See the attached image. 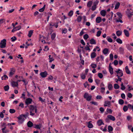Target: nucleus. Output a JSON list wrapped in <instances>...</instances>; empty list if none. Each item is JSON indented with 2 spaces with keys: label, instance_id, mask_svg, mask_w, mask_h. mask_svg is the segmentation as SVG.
Returning a JSON list of instances; mask_svg holds the SVG:
<instances>
[{
  "label": "nucleus",
  "instance_id": "nucleus-1",
  "mask_svg": "<svg viewBox=\"0 0 133 133\" xmlns=\"http://www.w3.org/2000/svg\"><path fill=\"white\" fill-rule=\"evenodd\" d=\"M29 115V113L27 112L25 115L22 114L19 116L17 117L18 119V122L19 124H22L25 120V119H26L27 117Z\"/></svg>",
  "mask_w": 133,
  "mask_h": 133
},
{
  "label": "nucleus",
  "instance_id": "nucleus-2",
  "mask_svg": "<svg viewBox=\"0 0 133 133\" xmlns=\"http://www.w3.org/2000/svg\"><path fill=\"white\" fill-rule=\"evenodd\" d=\"M6 40L4 39L1 40L0 42V48H4L6 46Z\"/></svg>",
  "mask_w": 133,
  "mask_h": 133
},
{
  "label": "nucleus",
  "instance_id": "nucleus-3",
  "mask_svg": "<svg viewBox=\"0 0 133 133\" xmlns=\"http://www.w3.org/2000/svg\"><path fill=\"white\" fill-rule=\"evenodd\" d=\"M84 98L86 99V100L88 101L91 100L92 98V96L91 95H89V94L87 93H85L84 96Z\"/></svg>",
  "mask_w": 133,
  "mask_h": 133
},
{
  "label": "nucleus",
  "instance_id": "nucleus-4",
  "mask_svg": "<svg viewBox=\"0 0 133 133\" xmlns=\"http://www.w3.org/2000/svg\"><path fill=\"white\" fill-rule=\"evenodd\" d=\"M48 74L46 71H45L44 72H41L40 75L42 78H45L46 77Z\"/></svg>",
  "mask_w": 133,
  "mask_h": 133
},
{
  "label": "nucleus",
  "instance_id": "nucleus-5",
  "mask_svg": "<svg viewBox=\"0 0 133 133\" xmlns=\"http://www.w3.org/2000/svg\"><path fill=\"white\" fill-rule=\"evenodd\" d=\"M32 101V99L30 98H29L26 99L25 101V103L26 104L28 105L29 104H31Z\"/></svg>",
  "mask_w": 133,
  "mask_h": 133
},
{
  "label": "nucleus",
  "instance_id": "nucleus-6",
  "mask_svg": "<svg viewBox=\"0 0 133 133\" xmlns=\"http://www.w3.org/2000/svg\"><path fill=\"white\" fill-rule=\"evenodd\" d=\"M111 63H110L109 64V70L110 74L111 75H112L113 74L114 72L113 71V69L111 65Z\"/></svg>",
  "mask_w": 133,
  "mask_h": 133
},
{
  "label": "nucleus",
  "instance_id": "nucleus-7",
  "mask_svg": "<svg viewBox=\"0 0 133 133\" xmlns=\"http://www.w3.org/2000/svg\"><path fill=\"white\" fill-rule=\"evenodd\" d=\"M104 107H109V106L111 105V102L108 101H105L104 102Z\"/></svg>",
  "mask_w": 133,
  "mask_h": 133
},
{
  "label": "nucleus",
  "instance_id": "nucleus-8",
  "mask_svg": "<svg viewBox=\"0 0 133 133\" xmlns=\"http://www.w3.org/2000/svg\"><path fill=\"white\" fill-rule=\"evenodd\" d=\"M36 107H37L35 105H30L29 107V110L30 111H33L35 110Z\"/></svg>",
  "mask_w": 133,
  "mask_h": 133
},
{
  "label": "nucleus",
  "instance_id": "nucleus-9",
  "mask_svg": "<svg viewBox=\"0 0 133 133\" xmlns=\"http://www.w3.org/2000/svg\"><path fill=\"white\" fill-rule=\"evenodd\" d=\"M12 85L13 87H17L18 86V84L17 82L12 81L11 82Z\"/></svg>",
  "mask_w": 133,
  "mask_h": 133
},
{
  "label": "nucleus",
  "instance_id": "nucleus-10",
  "mask_svg": "<svg viewBox=\"0 0 133 133\" xmlns=\"http://www.w3.org/2000/svg\"><path fill=\"white\" fill-rule=\"evenodd\" d=\"M107 117L109 119L112 121H114L115 119V117L114 116L111 115H108L107 116Z\"/></svg>",
  "mask_w": 133,
  "mask_h": 133
},
{
  "label": "nucleus",
  "instance_id": "nucleus-11",
  "mask_svg": "<svg viewBox=\"0 0 133 133\" xmlns=\"http://www.w3.org/2000/svg\"><path fill=\"white\" fill-rule=\"evenodd\" d=\"M97 124L99 126L101 125L102 124L104 125V124L101 119H99L98 121L97 122Z\"/></svg>",
  "mask_w": 133,
  "mask_h": 133
},
{
  "label": "nucleus",
  "instance_id": "nucleus-12",
  "mask_svg": "<svg viewBox=\"0 0 133 133\" xmlns=\"http://www.w3.org/2000/svg\"><path fill=\"white\" fill-rule=\"evenodd\" d=\"M102 21V19L101 17H97L96 19V22L97 23H99Z\"/></svg>",
  "mask_w": 133,
  "mask_h": 133
},
{
  "label": "nucleus",
  "instance_id": "nucleus-13",
  "mask_svg": "<svg viewBox=\"0 0 133 133\" xmlns=\"http://www.w3.org/2000/svg\"><path fill=\"white\" fill-rule=\"evenodd\" d=\"M27 125L28 127L31 128L33 125V123L30 121H29L27 123Z\"/></svg>",
  "mask_w": 133,
  "mask_h": 133
},
{
  "label": "nucleus",
  "instance_id": "nucleus-14",
  "mask_svg": "<svg viewBox=\"0 0 133 133\" xmlns=\"http://www.w3.org/2000/svg\"><path fill=\"white\" fill-rule=\"evenodd\" d=\"M123 32L124 33L125 35L127 37L129 36V34L128 31L126 29H124V30Z\"/></svg>",
  "mask_w": 133,
  "mask_h": 133
},
{
  "label": "nucleus",
  "instance_id": "nucleus-15",
  "mask_svg": "<svg viewBox=\"0 0 133 133\" xmlns=\"http://www.w3.org/2000/svg\"><path fill=\"white\" fill-rule=\"evenodd\" d=\"M90 43L92 44H95L96 43L95 41L94 38H92L90 40Z\"/></svg>",
  "mask_w": 133,
  "mask_h": 133
},
{
  "label": "nucleus",
  "instance_id": "nucleus-16",
  "mask_svg": "<svg viewBox=\"0 0 133 133\" xmlns=\"http://www.w3.org/2000/svg\"><path fill=\"white\" fill-rule=\"evenodd\" d=\"M100 14L103 16H104L106 14V11L104 10H102L100 12Z\"/></svg>",
  "mask_w": 133,
  "mask_h": 133
},
{
  "label": "nucleus",
  "instance_id": "nucleus-17",
  "mask_svg": "<svg viewBox=\"0 0 133 133\" xmlns=\"http://www.w3.org/2000/svg\"><path fill=\"white\" fill-rule=\"evenodd\" d=\"M109 52V50L107 48H105L103 50V52L104 54L105 55L108 53Z\"/></svg>",
  "mask_w": 133,
  "mask_h": 133
},
{
  "label": "nucleus",
  "instance_id": "nucleus-18",
  "mask_svg": "<svg viewBox=\"0 0 133 133\" xmlns=\"http://www.w3.org/2000/svg\"><path fill=\"white\" fill-rule=\"evenodd\" d=\"M125 70L126 72L128 74H130V71L129 70L128 66H126L125 67Z\"/></svg>",
  "mask_w": 133,
  "mask_h": 133
},
{
  "label": "nucleus",
  "instance_id": "nucleus-19",
  "mask_svg": "<svg viewBox=\"0 0 133 133\" xmlns=\"http://www.w3.org/2000/svg\"><path fill=\"white\" fill-rule=\"evenodd\" d=\"M119 52L121 54H124V49L122 47L119 48Z\"/></svg>",
  "mask_w": 133,
  "mask_h": 133
},
{
  "label": "nucleus",
  "instance_id": "nucleus-20",
  "mask_svg": "<svg viewBox=\"0 0 133 133\" xmlns=\"http://www.w3.org/2000/svg\"><path fill=\"white\" fill-rule=\"evenodd\" d=\"M33 33V30H30L29 31L28 36L29 37H30Z\"/></svg>",
  "mask_w": 133,
  "mask_h": 133
},
{
  "label": "nucleus",
  "instance_id": "nucleus-21",
  "mask_svg": "<svg viewBox=\"0 0 133 133\" xmlns=\"http://www.w3.org/2000/svg\"><path fill=\"white\" fill-rule=\"evenodd\" d=\"M92 1H90L88 2L87 4V6L89 8L90 7L92 4Z\"/></svg>",
  "mask_w": 133,
  "mask_h": 133
},
{
  "label": "nucleus",
  "instance_id": "nucleus-22",
  "mask_svg": "<svg viewBox=\"0 0 133 133\" xmlns=\"http://www.w3.org/2000/svg\"><path fill=\"white\" fill-rule=\"evenodd\" d=\"M120 5V3L119 2H117L115 5V9H118L119 8Z\"/></svg>",
  "mask_w": 133,
  "mask_h": 133
},
{
  "label": "nucleus",
  "instance_id": "nucleus-23",
  "mask_svg": "<svg viewBox=\"0 0 133 133\" xmlns=\"http://www.w3.org/2000/svg\"><path fill=\"white\" fill-rule=\"evenodd\" d=\"M132 12H130L127 14V16L129 19H130L131 17V16L133 15Z\"/></svg>",
  "mask_w": 133,
  "mask_h": 133
},
{
  "label": "nucleus",
  "instance_id": "nucleus-24",
  "mask_svg": "<svg viewBox=\"0 0 133 133\" xmlns=\"http://www.w3.org/2000/svg\"><path fill=\"white\" fill-rule=\"evenodd\" d=\"M92 124L90 123V121L88 123V127L89 128H92L93 127Z\"/></svg>",
  "mask_w": 133,
  "mask_h": 133
},
{
  "label": "nucleus",
  "instance_id": "nucleus-25",
  "mask_svg": "<svg viewBox=\"0 0 133 133\" xmlns=\"http://www.w3.org/2000/svg\"><path fill=\"white\" fill-rule=\"evenodd\" d=\"M108 131L110 133V132L112 131L113 130V128L111 126H109L108 127Z\"/></svg>",
  "mask_w": 133,
  "mask_h": 133
},
{
  "label": "nucleus",
  "instance_id": "nucleus-26",
  "mask_svg": "<svg viewBox=\"0 0 133 133\" xmlns=\"http://www.w3.org/2000/svg\"><path fill=\"white\" fill-rule=\"evenodd\" d=\"M122 34V31L120 30H118L116 32V34L118 36H121V35Z\"/></svg>",
  "mask_w": 133,
  "mask_h": 133
},
{
  "label": "nucleus",
  "instance_id": "nucleus-27",
  "mask_svg": "<svg viewBox=\"0 0 133 133\" xmlns=\"http://www.w3.org/2000/svg\"><path fill=\"white\" fill-rule=\"evenodd\" d=\"M96 56V54L95 52H94L92 53L91 55V58H94Z\"/></svg>",
  "mask_w": 133,
  "mask_h": 133
},
{
  "label": "nucleus",
  "instance_id": "nucleus-28",
  "mask_svg": "<svg viewBox=\"0 0 133 133\" xmlns=\"http://www.w3.org/2000/svg\"><path fill=\"white\" fill-rule=\"evenodd\" d=\"M9 86L8 85H6L4 86V89L5 91H8L9 89Z\"/></svg>",
  "mask_w": 133,
  "mask_h": 133
},
{
  "label": "nucleus",
  "instance_id": "nucleus-29",
  "mask_svg": "<svg viewBox=\"0 0 133 133\" xmlns=\"http://www.w3.org/2000/svg\"><path fill=\"white\" fill-rule=\"evenodd\" d=\"M56 35L55 33H54L52 34L51 36V38L52 40H53L56 37Z\"/></svg>",
  "mask_w": 133,
  "mask_h": 133
},
{
  "label": "nucleus",
  "instance_id": "nucleus-30",
  "mask_svg": "<svg viewBox=\"0 0 133 133\" xmlns=\"http://www.w3.org/2000/svg\"><path fill=\"white\" fill-rule=\"evenodd\" d=\"M107 41L111 43L112 42V39L109 36H107Z\"/></svg>",
  "mask_w": 133,
  "mask_h": 133
},
{
  "label": "nucleus",
  "instance_id": "nucleus-31",
  "mask_svg": "<svg viewBox=\"0 0 133 133\" xmlns=\"http://www.w3.org/2000/svg\"><path fill=\"white\" fill-rule=\"evenodd\" d=\"M116 41L118 43L120 44H121L122 43V41L119 38H118L116 39Z\"/></svg>",
  "mask_w": 133,
  "mask_h": 133
},
{
  "label": "nucleus",
  "instance_id": "nucleus-32",
  "mask_svg": "<svg viewBox=\"0 0 133 133\" xmlns=\"http://www.w3.org/2000/svg\"><path fill=\"white\" fill-rule=\"evenodd\" d=\"M73 14V11L72 10L70 11L68 14V15L70 17L72 16Z\"/></svg>",
  "mask_w": 133,
  "mask_h": 133
},
{
  "label": "nucleus",
  "instance_id": "nucleus-33",
  "mask_svg": "<svg viewBox=\"0 0 133 133\" xmlns=\"http://www.w3.org/2000/svg\"><path fill=\"white\" fill-rule=\"evenodd\" d=\"M114 87L115 89H118L119 88V86L118 84H115L114 85Z\"/></svg>",
  "mask_w": 133,
  "mask_h": 133
},
{
  "label": "nucleus",
  "instance_id": "nucleus-34",
  "mask_svg": "<svg viewBox=\"0 0 133 133\" xmlns=\"http://www.w3.org/2000/svg\"><path fill=\"white\" fill-rule=\"evenodd\" d=\"M126 47L127 48V49L129 50H131L132 48L130 45L129 44H128L126 45Z\"/></svg>",
  "mask_w": 133,
  "mask_h": 133
},
{
  "label": "nucleus",
  "instance_id": "nucleus-35",
  "mask_svg": "<svg viewBox=\"0 0 133 133\" xmlns=\"http://www.w3.org/2000/svg\"><path fill=\"white\" fill-rule=\"evenodd\" d=\"M112 85L111 84H109L108 85V88L109 90H111L112 88Z\"/></svg>",
  "mask_w": 133,
  "mask_h": 133
},
{
  "label": "nucleus",
  "instance_id": "nucleus-36",
  "mask_svg": "<svg viewBox=\"0 0 133 133\" xmlns=\"http://www.w3.org/2000/svg\"><path fill=\"white\" fill-rule=\"evenodd\" d=\"M8 77L6 75H4L2 77V80H6V78L8 79Z\"/></svg>",
  "mask_w": 133,
  "mask_h": 133
},
{
  "label": "nucleus",
  "instance_id": "nucleus-37",
  "mask_svg": "<svg viewBox=\"0 0 133 133\" xmlns=\"http://www.w3.org/2000/svg\"><path fill=\"white\" fill-rule=\"evenodd\" d=\"M117 14L119 17V19L122 18V15L121 13L119 12H117Z\"/></svg>",
  "mask_w": 133,
  "mask_h": 133
},
{
  "label": "nucleus",
  "instance_id": "nucleus-38",
  "mask_svg": "<svg viewBox=\"0 0 133 133\" xmlns=\"http://www.w3.org/2000/svg\"><path fill=\"white\" fill-rule=\"evenodd\" d=\"M49 62L50 63L52 61L54 60V59L52 57L51 58V55H50L49 56Z\"/></svg>",
  "mask_w": 133,
  "mask_h": 133
},
{
  "label": "nucleus",
  "instance_id": "nucleus-39",
  "mask_svg": "<svg viewBox=\"0 0 133 133\" xmlns=\"http://www.w3.org/2000/svg\"><path fill=\"white\" fill-rule=\"evenodd\" d=\"M123 109L124 111H126L128 109V106H127L126 105H124L123 107Z\"/></svg>",
  "mask_w": 133,
  "mask_h": 133
},
{
  "label": "nucleus",
  "instance_id": "nucleus-40",
  "mask_svg": "<svg viewBox=\"0 0 133 133\" xmlns=\"http://www.w3.org/2000/svg\"><path fill=\"white\" fill-rule=\"evenodd\" d=\"M118 102L119 104H120L122 105L124 103V101L123 99H120L119 100Z\"/></svg>",
  "mask_w": 133,
  "mask_h": 133
},
{
  "label": "nucleus",
  "instance_id": "nucleus-41",
  "mask_svg": "<svg viewBox=\"0 0 133 133\" xmlns=\"http://www.w3.org/2000/svg\"><path fill=\"white\" fill-rule=\"evenodd\" d=\"M82 19V17L81 16H79L77 18V21L78 22H80Z\"/></svg>",
  "mask_w": 133,
  "mask_h": 133
},
{
  "label": "nucleus",
  "instance_id": "nucleus-42",
  "mask_svg": "<svg viewBox=\"0 0 133 133\" xmlns=\"http://www.w3.org/2000/svg\"><path fill=\"white\" fill-rule=\"evenodd\" d=\"M17 39L16 38L15 36H14L11 38V40L12 42L15 41Z\"/></svg>",
  "mask_w": 133,
  "mask_h": 133
},
{
  "label": "nucleus",
  "instance_id": "nucleus-43",
  "mask_svg": "<svg viewBox=\"0 0 133 133\" xmlns=\"http://www.w3.org/2000/svg\"><path fill=\"white\" fill-rule=\"evenodd\" d=\"M89 37V36L87 34H85L83 36V38L85 40L87 39Z\"/></svg>",
  "mask_w": 133,
  "mask_h": 133
},
{
  "label": "nucleus",
  "instance_id": "nucleus-44",
  "mask_svg": "<svg viewBox=\"0 0 133 133\" xmlns=\"http://www.w3.org/2000/svg\"><path fill=\"white\" fill-rule=\"evenodd\" d=\"M101 32H101V31L100 30H99V31H98L97 32L96 36L97 37L101 35Z\"/></svg>",
  "mask_w": 133,
  "mask_h": 133
},
{
  "label": "nucleus",
  "instance_id": "nucleus-45",
  "mask_svg": "<svg viewBox=\"0 0 133 133\" xmlns=\"http://www.w3.org/2000/svg\"><path fill=\"white\" fill-rule=\"evenodd\" d=\"M15 111V110L14 109H10L9 110V112L11 114L14 113Z\"/></svg>",
  "mask_w": 133,
  "mask_h": 133
},
{
  "label": "nucleus",
  "instance_id": "nucleus-46",
  "mask_svg": "<svg viewBox=\"0 0 133 133\" xmlns=\"http://www.w3.org/2000/svg\"><path fill=\"white\" fill-rule=\"evenodd\" d=\"M99 1L97 0H96L93 3V5L95 6H96L98 5V3Z\"/></svg>",
  "mask_w": 133,
  "mask_h": 133
},
{
  "label": "nucleus",
  "instance_id": "nucleus-47",
  "mask_svg": "<svg viewBox=\"0 0 133 133\" xmlns=\"http://www.w3.org/2000/svg\"><path fill=\"white\" fill-rule=\"evenodd\" d=\"M21 25H19L15 28L16 29V31L19 30L21 28Z\"/></svg>",
  "mask_w": 133,
  "mask_h": 133
},
{
  "label": "nucleus",
  "instance_id": "nucleus-48",
  "mask_svg": "<svg viewBox=\"0 0 133 133\" xmlns=\"http://www.w3.org/2000/svg\"><path fill=\"white\" fill-rule=\"evenodd\" d=\"M107 112L111 114L112 113V111L111 109L107 108Z\"/></svg>",
  "mask_w": 133,
  "mask_h": 133
},
{
  "label": "nucleus",
  "instance_id": "nucleus-49",
  "mask_svg": "<svg viewBox=\"0 0 133 133\" xmlns=\"http://www.w3.org/2000/svg\"><path fill=\"white\" fill-rule=\"evenodd\" d=\"M36 129L41 130V124H37Z\"/></svg>",
  "mask_w": 133,
  "mask_h": 133
},
{
  "label": "nucleus",
  "instance_id": "nucleus-50",
  "mask_svg": "<svg viewBox=\"0 0 133 133\" xmlns=\"http://www.w3.org/2000/svg\"><path fill=\"white\" fill-rule=\"evenodd\" d=\"M98 77L100 78H102L103 77L102 74L101 73H99L98 74Z\"/></svg>",
  "mask_w": 133,
  "mask_h": 133
},
{
  "label": "nucleus",
  "instance_id": "nucleus-51",
  "mask_svg": "<svg viewBox=\"0 0 133 133\" xmlns=\"http://www.w3.org/2000/svg\"><path fill=\"white\" fill-rule=\"evenodd\" d=\"M96 8H97L96 6H95V5H93L92 6V7L91 9V10L93 11H94L96 10Z\"/></svg>",
  "mask_w": 133,
  "mask_h": 133
},
{
  "label": "nucleus",
  "instance_id": "nucleus-52",
  "mask_svg": "<svg viewBox=\"0 0 133 133\" xmlns=\"http://www.w3.org/2000/svg\"><path fill=\"white\" fill-rule=\"evenodd\" d=\"M91 67L93 68H96L97 66V65L95 64L92 63L91 65Z\"/></svg>",
  "mask_w": 133,
  "mask_h": 133
},
{
  "label": "nucleus",
  "instance_id": "nucleus-53",
  "mask_svg": "<svg viewBox=\"0 0 133 133\" xmlns=\"http://www.w3.org/2000/svg\"><path fill=\"white\" fill-rule=\"evenodd\" d=\"M127 96L128 97L131 98L132 97V95L130 93H128L127 94Z\"/></svg>",
  "mask_w": 133,
  "mask_h": 133
},
{
  "label": "nucleus",
  "instance_id": "nucleus-54",
  "mask_svg": "<svg viewBox=\"0 0 133 133\" xmlns=\"http://www.w3.org/2000/svg\"><path fill=\"white\" fill-rule=\"evenodd\" d=\"M90 103H91L92 104H93L94 105H98V103L96 102H95L93 101H92L90 102Z\"/></svg>",
  "mask_w": 133,
  "mask_h": 133
},
{
  "label": "nucleus",
  "instance_id": "nucleus-55",
  "mask_svg": "<svg viewBox=\"0 0 133 133\" xmlns=\"http://www.w3.org/2000/svg\"><path fill=\"white\" fill-rule=\"evenodd\" d=\"M110 58L111 60H112L113 59V56L112 54H111L110 55Z\"/></svg>",
  "mask_w": 133,
  "mask_h": 133
},
{
  "label": "nucleus",
  "instance_id": "nucleus-56",
  "mask_svg": "<svg viewBox=\"0 0 133 133\" xmlns=\"http://www.w3.org/2000/svg\"><path fill=\"white\" fill-rule=\"evenodd\" d=\"M121 96L122 98L123 99H124L125 98V95L124 93H122L121 94Z\"/></svg>",
  "mask_w": 133,
  "mask_h": 133
},
{
  "label": "nucleus",
  "instance_id": "nucleus-57",
  "mask_svg": "<svg viewBox=\"0 0 133 133\" xmlns=\"http://www.w3.org/2000/svg\"><path fill=\"white\" fill-rule=\"evenodd\" d=\"M81 78L83 79H84L85 78V74H82L81 75Z\"/></svg>",
  "mask_w": 133,
  "mask_h": 133
},
{
  "label": "nucleus",
  "instance_id": "nucleus-58",
  "mask_svg": "<svg viewBox=\"0 0 133 133\" xmlns=\"http://www.w3.org/2000/svg\"><path fill=\"white\" fill-rule=\"evenodd\" d=\"M99 110L101 112V113H103L104 111V109L103 107H101L99 109Z\"/></svg>",
  "mask_w": 133,
  "mask_h": 133
},
{
  "label": "nucleus",
  "instance_id": "nucleus-59",
  "mask_svg": "<svg viewBox=\"0 0 133 133\" xmlns=\"http://www.w3.org/2000/svg\"><path fill=\"white\" fill-rule=\"evenodd\" d=\"M14 74V72H12L10 71L9 74V76L11 77Z\"/></svg>",
  "mask_w": 133,
  "mask_h": 133
},
{
  "label": "nucleus",
  "instance_id": "nucleus-60",
  "mask_svg": "<svg viewBox=\"0 0 133 133\" xmlns=\"http://www.w3.org/2000/svg\"><path fill=\"white\" fill-rule=\"evenodd\" d=\"M84 85L85 88H86L87 86H89V85L88 84V82H86L84 84Z\"/></svg>",
  "mask_w": 133,
  "mask_h": 133
},
{
  "label": "nucleus",
  "instance_id": "nucleus-61",
  "mask_svg": "<svg viewBox=\"0 0 133 133\" xmlns=\"http://www.w3.org/2000/svg\"><path fill=\"white\" fill-rule=\"evenodd\" d=\"M114 64L115 65H117L118 64V61L117 60H115L114 62Z\"/></svg>",
  "mask_w": 133,
  "mask_h": 133
},
{
  "label": "nucleus",
  "instance_id": "nucleus-62",
  "mask_svg": "<svg viewBox=\"0 0 133 133\" xmlns=\"http://www.w3.org/2000/svg\"><path fill=\"white\" fill-rule=\"evenodd\" d=\"M4 117V115L2 112L0 113V117L1 118H3Z\"/></svg>",
  "mask_w": 133,
  "mask_h": 133
},
{
  "label": "nucleus",
  "instance_id": "nucleus-63",
  "mask_svg": "<svg viewBox=\"0 0 133 133\" xmlns=\"http://www.w3.org/2000/svg\"><path fill=\"white\" fill-rule=\"evenodd\" d=\"M101 92L102 93L104 92V91L105 90V88L104 87H102L101 88Z\"/></svg>",
  "mask_w": 133,
  "mask_h": 133
},
{
  "label": "nucleus",
  "instance_id": "nucleus-64",
  "mask_svg": "<svg viewBox=\"0 0 133 133\" xmlns=\"http://www.w3.org/2000/svg\"><path fill=\"white\" fill-rule=\"evenodd\" d=\"M67 31V30L66 28L64 29L63 30V32L64 34H66Z\"/></svg>",
  "mask_w": 133,
  "mask_h": 133
}]
</instances>
